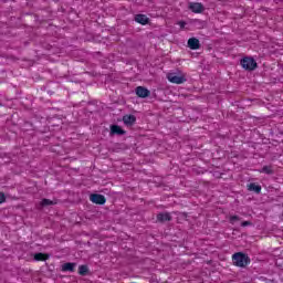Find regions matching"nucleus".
Returning a JSON list of instances; mask_svg holds the SVG:
<instances>
[{
  "label": "nucleus",
  "mask_w": 283,
  "mask_h": 283,
  "mask_svg": "<svg viewBox=\"0 0 283 283\" xmlns=\"http://www.w3.org/2000/svg\"><path fill=\"white\" fill-rule=\"evenodd\" d=\"M232 261L234 266H240V269L247 268L251 263V259L249 255L244 254L243 252H237L232 255Z\"/></svg>",
  "instance_id": "f257e3e1"
},
{
  "label": "nucleus",
  "mask_w": 283,
  "mask_h": 283,
  "mask_svg": "<svg viewBox=\"0 0 283 283\" xmlns=\"http://www.w3.org/2000/svg\"><path fill=\"white\" fill-rule=\"evenodd\" d=\"M241 67L243 70H247L248 72H253V70H258V62H255V59L245 56L241 60Z\"/></svg>",
  "instance_id": "f03ea898"
},
{
  "label": "nucleus",
  "mask_w": 283,
  "mask_h": 283,
  "mask_svg": "<svg viewBox=\"0 0 283 283\" xmlns=\"http://www.w3.org/2000/svg\"><path fill=\"white\" fill-rule=\"evenodd\" d=\"M167 78L170 83H175L176 85H182V83L187 82L186 76H178L176 73H168Z\"/></svg>",
  "instance_id": "7ed1b4c3"
},
{
  "label": "nucleus",
  "mask_w": 283,
  "mask_h": 283,
  "mask_svg": "<svg viewBox=\"0 0 283 283\" xmlns=\"http://www.w3.org/2000/svg\"><path fill=\"white\" fill-rule=\"evenodd\" d=\"M188 8L195 14H202L205 12V4L200 2H190Z\"/></svg>",
  "instance_id": "20e7f679"
},
{
  "label": "nucleus",
  "mask_w": 283,
  "mask_h": 283,
  "mask_svg": "<svg viewBox=\"0 0 283 283\" xmlns=\"http://www.w3.org/2000/svg\"><path fill=\"white\" fill-rule=\"evenodd\" d=\"M90 200L91 202H93V205H105V202H107V199L105 198V196L99 193H92L90 196Z\"/></svg>",
  "instance_id": "39448f33"
},
{
  "label": "nucleus",
  "mask_w": 283,
  "mask_h": 283,
  "mask_svg": "<svg viewBox=\"0 0 283 283\" xmlns=\"http://www.w3.org/2000/svg\"><path fill=\"white\" fill-rule=\"evenodd\" d=\"M135 93L139 98H148L151 95V92L145 86H137Z\"/></svg>",
  "instance_id": "423d86ee"
},
{
  "label": "nucleus",
  "mask_w": 283,
  "mask_h": 283,
  "mask_svg": "<svg viewBox=\"0 0 283 283\" xmlns=\"http://www.w3.org/2000/svg\"><path fill=\"white\" fill-rule=\"evenodd\" d=\"M172 219L174 218L169 212H159L157 214V222H160L161 224H164V222H171Z\"/></svg>",
  "instance_id": "0eeeda50"
},
{
  "label": "nucleus",
  "mask_w": 283,
  "mask_h": 283,
  "mask_svg": "<svg viewBox=\"0 0 283 283\" xmlns=\"http://www.w3.org/2000/svg\"><path fill=\"white\" fill-rule=\"evenodd\" d=\"M126 132L120 126L113 124L111 125V136H125Z\"/></svg>",
  "instance_id": "6e6552de"
},
{
  "label": "nucleus",
  "mask_w": 283,
  "mask_h": 283,
  "mask_svg": "<svg viewBox=\"0 0 283 283\" xmlns=\"http://www.w3.org/2000/svg\"><path fill=\"white\" fill-rule=\"evenodd\" d=\"M123 123L127 127H133L134 125H136V116L135 115H124Z\"/></svg>",
  "instance_id": "1a4fd4ad"
},
{
  "label": "nucleus",
  "mask_w": 283,
  "mask_h": 283,
  "mask_svg": "<svg viewBox=\"0 0 283 283\" xmlns=\"http://www.w3.org/2000/svg\"><path fill=\"white\" fill-rule=\"evenodd\" d=\"M61 271L69 272V273H74L76 271V263H72V262H66L64 264H62V269Z\"/></svg>",
  "instance_id": "9d476101"
},
{
  "label": "nucleus",
  "mask_w": 283,
  "mask_h": 283,
  "mask_svg": "<svg viewBox=\"0 0 283 283\" xmlns=\"http://www.w3.org/2000/svg\"><path fill=\"white\" fill-rule=\"evenodd\" d=\"M136 23H140V25H147L149 23V18L143 13L135 15Z\"/></svg>",
  "instance_id": "9b49d317"
},
{
  "label": "nucleus",
  "mask_w": 283,
  "mask_h": 283,
  "mask_svg": "<svg viewBox=\"0 0 283 283\" xmlns=\"http://www.w3.org/2000/svg\"><path fill=\"white\" fill-rule=\"evenodd\" d=\"M188 48H190V50H200V40L197 38H190L188 40Z\"/></svg>",
  "instance_id": "f8f14e48"
},
{
  "label": "nucleus",
  "mask_w": 283,
  "mask_h": 283,
  "mask_svg": "<svg viewBox=\"0 0 283 283\" xmlns=\"http://www.w3.org/2000/svg\"><path fill=\"white\" fill-rule=\"evenodd\" d=\"M57 87H59V84L50 83L46 86H44V91L52 96V94H54V92H56Z\"/></svg>",
  "instance_id": "ddd939ff"
},
{
  "label": "nucleus",
  "mask_w": 283,
  "mask_h": 283,
  "mask_svg": "<svg viewBox=\"0 0 283 283\" xmlns=\"http://www.w3.org/2000/svg\"><path fill=\"white\" fill-rule=\"evenodd\" d=\"M49 259H50V255L45 254V253H42V252H39V253L34 254V260L36 262H45Z\"/></svg>",
  "instance_id": "4468645a"
},
{
  "label": "nucleus",
  "mask_w": 283,
  "mask_h": 283,
  "mask_svg": "<svg viewBox=\"0 0 283 283\" xmlns=\"http://www.w3.org/2000/svg\"><path fill=\"white\" fill-rule=\"evenodd\" d=\"M260 174H266L268 176H273L275 174V170H273V166H263L260 170Z\"/></svg>",
  "instance_id": "2eb2a0df"
},
{
  "label": "nucleus",
  "mask_w": 283,
  "mask_h": 283,
  "mask_svg": "<svg viewBox=\"0 0 283 283\" xmlns=\"http://www.w3.org/2000/svg\"><path fill=\"white\" fill-rule=\"evenodd\" d=\"M249 191H254V193H261L262 186L256 185L255 182H252L248 186Z\"/></svg>",
  "instance_id": "dca6fc26"
},
{
  "label": "nucleus",
  "mask_w": 283,
  "mask_h": 283,
  "mask_svg": "<svg viewBox=\"0 0 283 283\" xmlns=\"http://www.w3.org/2000/svg\"><path fill=\"white\" fill-rule=\"evenodd\" d=\"M90 273V269L87 268V265H80L78 266V274L80 275H87Z\"/></svg>",
  "instance_id": "f3484780"
},
{
  "label": "nucleus",
  "mask_w": 283,
  "mask_h": 283,
  "mask_svg": "<svg viewBox=\"0 0 283 283\" xmlns=\"http://www.w3.org/2000/svg\"><path fill=\"white\" fill-rule=\"evenodd\" d=\"M54 205V201L50 200V199H42L41 201V207H50Z\"/></svg>",
  "instance_id": "a211bd4d"
},
{
  "label": "nucleus",
  "mask_w": 283,
  "mask_h": 283,
  "mask_svg": "<svg viewBox=\"0 0 283 283\" xmlns=\"http://www.w3.org/2000/svg\"><path fill=\"white\" fill-rule=\"evenodd\" d=\"M238 221H240V217H238V216L230 217L231 224H233V222H238Z\"/></svg>",
  "instance_id": "6ab92c4d"
},
{
  "label": "nucleus",
  "mask_w": 283,
  "mask_h": 283,
  "mask_svg": "<svg viewBox=\"0 0 283 283\" xmlns=\"http://www.w3.org/2000/svg\"><path fill=\"white\" fill-rule=\"evenodd\" d=\"M6 202V193L0 191V205H3Z\"/></svg>",
  "instance_id": "aec40b11"
},
{
  "label": "nucleus",
  "mask_w": 283,
  "mask_h": 283,
  "mask_svg": "<svg viewBox=\"0 0 283 283\" xmlns=\"http://www.w3.org/2000/svg\"><path fill=\"white\" fill-rule=\"evenodd\" d=\"M241 227H251V221H243Z\"/></svg>",
  "instance_id": "412c9836"
},
{
  "label": "nucleus",
  "mask_w": 283,
  "mask_h": 283,
  "mask_svg": "<svg viewBox=\"0 0 283 283\" xmlns=\"http://www.w3.org/2000/svg\"><path fill=\"white\" fill-rule=\"evenodd\" d=\"M178 25H179L181 29H185V25H187V22H185V21H179V22H178Z\"/></svg>",
  "instance_id": "4be33fe9"
},
{
  "label": "nucleus",
  "mask_w": 283,
  "mask_h": 283,
  "mask_svg": "<svg viewBox=\"0 0 283 283\" xmlns=\"http://www.w3.org/2000/svg\"><path fill=\"white\" fill-rule=\"evenodd\" d=\"M182 218H187V212L181 213Z\"/></svg>",
  "instance_id": "5701e85b"
},
{
  "label": "nucleus",
  "mask_w": 283,
  "mask_h": 283,
  "mask_svg": "<svg viewBox=\"0 0 283 283\" xmlns=\"http://www.w3.org/2000/svg\"><path fill=\"white\" fill-rule=\"evenodd\" d=\"M0 107H3V104H2V103H0Z\"/></svg>",
  "instance_id": "b1692460"
}]
</instances>
